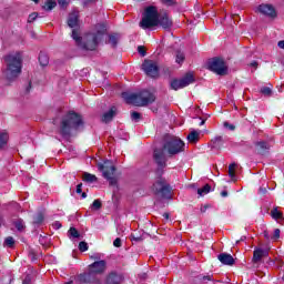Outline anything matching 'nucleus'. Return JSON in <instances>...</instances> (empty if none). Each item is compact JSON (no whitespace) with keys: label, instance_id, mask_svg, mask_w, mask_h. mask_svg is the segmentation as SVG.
<instances>
[{"label":"nucleus","instance_id":"nucleus-9","mask_svg":"<svg viewBox=\"0 0 284 284\" xmlns=\"http://www.w3.org/2000/svg\"><path fill=\"white\" fill-rule=\"evenodd\" d=\"M99 171L102 172L104 179H106L110 185H116V179L114 178V173L116 172V168L112 161H104L103 163L98 164Z\"/></svg>","mask_w":284,"mask_h":284},{"label":"nucleus","instance_id":"nucleus-25","mask_svg":"<svg viewBox=\"0 0 284 284\" xmlns=\"http://www.w3.org/2000/svg\"><path fill=\"white\" fill-rule=\"evenodd\" d=\"M57 8V2L54 0H49L44 3L43 10L47 12H50V10H54Z\"/></svg>","mask_w":284,"mask_h":284},{"label":"nucleus","instance_id":"nucleus-8","mask_svg":"<svg viewBox=\"0 0 284 284\" xmlns=\"http://www.w3.org/2000/svg\"><path fill=\"white\" fill-rule=\"evenodd\" d=\"M152 192L162 199H170L172 187H170V184H168L165 179L158 178L152 185Z\"/></svg>","mask_w":284,"mask_h":284},{"label":"nucleus","instance_id":"nucleus-22","mask_svg":"<svg viewBox=\"0 0 284 284\" xmlns=\"http://www.w3.org/2000/svg\"><path fill=\"white\" fill-rule=\"evenodd\" d=\"M200 136H201V131H191L186 139L189 143H197Z\"/></svg>","mask_w":284,"mask_h":284},{"label":"nucleus","instance_id":"nucleus-43","mask_svg":"<svg viewBox=\"0 0 284 284\" xmlns=\"http://www.w3.org/2000/svg\"><path fill=\"white\" fill-rule=\"evenodd\" d=\"M224 128H229V130H231V131L236 130V126H234L233 124H230L227 122H224Z\"/></svg>","mask_w":284,"mask_h":284},{"label":"nucleus","instance_id":"nucleus-31","mask_svg":"<svg viewBox=\"0 0 284 284\" xmlns=\"http://www.w3.org/2000/svg\"><path fill=\"white\" fill-rule=\"evenodd\" d=\"M271 216H273V219H275V221H278V219H283V213H281V211H278V209H274L271 211Z\"/></svg>","mask_w":284,"mask_h":284},{"label":"nucleus","instance_id":"nucleus-57","mask_svg":"<svg viewBox=\"0 0 284 284\" xmlns=\"http://www.w3.org/2000/svg\"><path fill=\"white\" fill-rule=\"evenodd\" d=\"M163 216H164V219H170V214L169 213H164Z\"/></svg>","mask_w":284,"mask_h":284},{"label":"nucleus","instance_id":"nucleus-10","mask_svg":"<svg viewBox=\"0 0 284 284\" xmlns=\"http://www.w3.org/2000/svg\"><path fill=\"white\" fill-rule=\"evenodd\" d=\"M207 68L211 72H214L220 77H225V74H227V64H225V61L221 58H213L209 60Z\"/></svg>","mask_w":284,"mask_h":284},{"label":"nucleus","instance_id":"nucleus-59","mask_svg":"<svg viewBox=\"0 0 284 284\" xmlns=\"http://www.w3.org/2000/svg\"><path fill=\"white\" fill-rule=\"evenodd\" d=\"M200 125H205V120H202Z\"/></svg>","mask_w":284,"mask_h":284},{"label":"nucleus","instance_id":"nucleus-61","mask_svg":"<svg viewBox=\"0 0 284 284\" xmlns=\"http://www.w3.org/2000/svg\"><path fill=\"white\" fill-rule=\"evenodd\" d=\"M135 241H140V239L138 237V239H135Z\"/></svg>","mask_w":284,"mask_h":284},{"label":"nucleus","instance_id":"nucleus-3","mask_svg":"<svg viewBox=\"0 0 284 284\" xmlns=\"http://www.w3.org/2000/svg\"><path fill=\"white\" fill-rule=\"evenodd\" d=\"M79 128H83V119L78 113L69 112L62 118L60 134H62V136H70L72 130H79Z\"/></svg>","mask_w":284,"mask_h":284},{"label":"nucleus","instance_id":"nucleus-29","mask_svg":"<svg viewBox=\"0 0 284 284\" xmlns=\"http://www.w3.org/2000/svg\"><path fill=\"white\" fill-rule=\"evenodd\" d=\"M83 181H85L87 183H94L97 181V175L90 174V173H84Z\"/></svg>","mask_w":284,"mask_h":284},{"label":"nucleus","instance_id":"nucleus-42","mask_svg":"<svg viewBox=\"0 0 284 284\" xmlns=\"http://www.w3.org/2000/svg\"><path fill=\"white\" fill-rule=\"evenodd\" d=\"M75 192H77V194H81L83 192V184L82 183L77 185Z\"/></svg>","mask_w":284,"mask_h":284},{"label":"nucleus","instance_id":"nucleus-6","mask_svg":"<svg viewBox=\"0 0 284 284\" xmlns=\"http://www.w3.org/2000/svg\"><path fill=\"white\" fill-rule=\"evenodd\" d=\"M7 70L4 77L8 81H14L21 74V53H11L4 58Z\"/></svg>","mask_w":284,"mask_h":284},{"label":"nucleus","instance_id":"nucleus-15","mask_svg":"<svg viewBox=\"0 0 284 284\" xmlns=\"http://www.w3.org/2000/svg\"><path fill=\"white\" fill-rule=\"evenodd\" d=\"M270 253L267 250H263L261 247H255L253 252V263H261L265 256H267Z\"/></svg>","mask_w":284,"mask_h":284},{"label":"nucleus","instance_id":"nucleus-41","mask_svg":"<svg viewBox=\"0 0 284 284\" xmlns=\"http://www.w3.org/2000/svg\"><path fill=\"white\" fill-rule=\"evenodd\" d=\"M58 3L61 8H67L68 7V0H58Z\"/></svg>","mask_w":284,"mask_h":284},{"label":"nucleus","instance_id":"nucleus-47","mask_svg":"<svg viewBox=\"0 0 284 284\" xmlns=\"http://www.w3.org/2000/svg\"><path fill=\"white\" fill-rule=\"evenodd\" d=\"M210 207V205H207V204H205V205H202L201 206V212H202V214H205V212H207V209Z\"/></svg>","mask_w":284,"mask_h":284},{"label":"nucleus","instance_id":"nucleus-35","mask_svg":"<svg viewBox=\"0 0 284 284\" xmlns=\"http://www.w3.org/2000/svg\"><path fill=\"white\" fill-rule=\"evenodd\" d=\"M69 234L70 236H72L73 239H79V236H81V234H79V231H77L74 227H71L69 230Z\"/></svg>","mask_w":284,"mask_h":284},{"label":"nucleus","instance_id":"nucleus-30","mask_svg":"<svg viewBox=\"0 0 284 284\" xmlns=\"http://www.w3.org/2000/svg\"><path fill=\"white\" fill-rule=\"evenodd\" d=\"M42 221H43V213H36L33 215V223H34V225H41Z\"/></svg>","mask_w":284,"mask_h":284},{"label":"nucleus","instance_id":"nucleus-4","mask_svg":"<svg viewBox=\"0 0 284 284\" xmlns=\"http://www.w3.org/2000/svg\"><path fill=\"white\" fill-rule=\"evenodd\" d=\"M122 98L126 101V103H132L138 108H144V105H150V103H154V101H156V95L148 90L140 93L123 92Z\"/></svg>","mask_w":284,"mask_h":284},{"label":"nucleus","instance_id":"nucleus-1","mask_svg":"<svg viewBox=\"0 0 284 284\" xmlns=\"http://www.w3.org/2000/svg\"><path fill=\"white\" fill-rule=\"evenodd\" d=\"M181 152H185V142L181 140V138L176 136H168L163 149H156L154 151V161L158 163L159 168H165V163H168V156H176V154H181Z\"/></svg>","mask_w":284,"mask_h":284},{"label":"nucleus","instance_id":"nucleus-12","mask_svg":"<svg viewBox=\"0 0 284 284\" xmlns=\"http://www.w3.org/2000/svg\"><path fill=\"white\" fill-rule=\"evenodd\" d=\"M142 70L148 77H152V79L159 77V64L155 61L145 60L142 64Z\"/></svg>","mask_w":284,"mask_h":284},{"label":"nucleus","instance_id":"nucleus-18","mask_svg":"<svg viewBox=\"0 0 284 284\" xmlns=\"http://www.w3.org/2000/svg\"><path fill=\"white\" fill-rule=\"evenodd\" d=\"M270 143L265 142V141H257L255 142V150L257 152V154H266L267 150H270Z\"/></svg>","mask_w":284,"mask_h":284},{"label":"nucleus","instance_id":"nucleus-50","mask_svg":"<svg viewBox=\"0 0 284 284\" xmlns=\"http://www.w3.org/2000/svg\"><path fill=\"white\" fill-rule=\"evenodd\" d=\"M165 6H174V0H165Z\"/></svg>","mask_w":284,"mask_h":284},{"label":"nucleus","instance_id":"nucleus-21","mask_svg":"<svg viewBox=\"0 0 284 284\" xmlns=\"http://www.w3.org/2000/svg\"><path fill=\"white\" fill-rule=\"evenodd\" d=\"M116 116V106H112L108 112L102 115L103 123H110Z\"/></svg>","mask_w":284,"mask_h":284},{"label":"nucleus","instance_id":"nucleus-11","mask_svg":"<svg viewBox=\"0 0 284 284\" xmlns=\"http://www.w3.org/2000/svg\"><path fill=\"white\" fill-rule=\"evenodd\" d=\"M194 83V75L187 73L184 78L180 80H172L170 85L171 90H181L183 88H187V85Z\"/></svg>","mask_w":284,"mask_h":284},{"label":"nucleus","instance_id":"nucleus-34","mask_svg":"<svg viewBox=\"0 0 284 284\" xmlns=\"http://www.w3.org/2000/svg\"><path fill=\"white\" fill-rule=\"evenodd\" d=\"M101 207H102L101 200H94L91 205V209L92 210H101Z\"/></svg>","mask_w":284,"mask_h":284},{"label":"nucleus","instance_id":"nucleus-14","mask_svg":"<svg viewBox=\"0 0 284 284\" xmlns=\"http://www.w3.org/2000/svg\"><path fill=\"white\" fill-rule=\"evenodd\" d=\"M257 12L264 14L265 17H271L272 19L276 17V10L274 7H272V4H260L257 7Z\"/></svg>","mask_w":284,"mask_h":284},{"label":"nucleus","instance_id":"nucleus-51","mask_svg":"<svg viewBox=\"0 0 284 284\" xmlns=\"http://www.w3.org/2000/svg\"><path fill=\"white\" fill-rule=\"evenodd\" d=\"M91 258H93V261H99V258H101V255L94 254L93 256H91Z\"/></svg>","mask_w":284,"mask_h":284},{"label":"nucleus","instance_id":"nucleus-7","mask_svg":"<svg viewBox=\"0 0 284 284\" xmlns=\"http://www.w3.org/2000/svg\"><path fill=\"white\" fill-rule=\"evenodd\" d=\"M142 30H152L159 26V9L154 6H149L142 13V19L139 23Z\"/></svg>","mask_w":284,"mask_h":284},{"label":"nucleus","instance_id":"nucleus-58","mask_svg":"<svg viewBox=\"0 0 284 284\" xmlns=\"http://www.w3.org/2000/svg\"><path fill=\"white\" fill-rule=\"evenodd\" d=\"M88 194L87 193H82V199H87Z\"/></svg>","mask_w":284,"mask_h":284},{"label":"nucleus","instance_id":"nucleus-52","mask_svg":"<svg viewBox=\"0 0 284 284\" xmlns=\"http://www.w3.org/2000/svg\"><path fill=\"white\" fill-rule=\"evenodd\" d=\"M278 48H281L282 50H284V40L280 41L277 43Z\"/></svg>","mask_w":284,"mask_h":284},{"label":"nucleus","instance_id":"nucleus-55","mask_svg":"<svg viewBox=\"0 0 284 284\" xmlns=\"http://www.w3.org/2000/svg\"><path fill=\"white\" fill-rule=\"evenodd\" d=\"M252 68H256V65H258V63L256 61L251 63Z\"/></svg>","mask_w":284,"mask_h":284},{"label":"nucleus","instance_id":"nucleus-17","mask_svg":"<svg viewBox=\"0 0 284 284\" xmlns=\"http://www.w3.org/2000/svg\"><path fill=\"white\" fill-rule=\"evenodd\" d=\"M68 26L69 28H79V11H73L69 14Z\"/></svg>","mask_w":284,"mask_h":284},{"label":"nucleus","instance_id":"nucleus-28","mask_svg":"<svg viewBox=\"0 0 284 284\" xmlns=\"http://www.w3.org/2000/svg\"><path fill=\"white\" fill-rule=\"evenodd\" d=\"M211 190H212V186H210V184H206L202 189L197 190V194L199 196H205V194H210Z\"/></svg>","mask_w":284,"mask_h":284},{"label":"nucleus","instance_id":"nucleus-60","mask_svg":"<svg viewBox=\"0 0 284 284\" xmlns=\"http://www.w3.org/2000/svg\"><path fill=\"white\" fill-rule=\"evenodd\" d=\"M34 3H38L39 0H32Z\"/></svg>","mask_w":284,"mask_h":284},{"label":"nucleus","instance_id":"nucleus-5","mask_svg":"<svg viewBox=\"0 0 284 284\" xmlns=\"http://www.w3.org/2000/svg\"><path fill=\"white\" fill-rule=\"evenodd\" d=\"M108 270V262L105 260H95L94 263L88 266V273H83L79 275V281L81 283H97L95 274H103Z\"/></svg>","mask_w":284,"mask_h":284},{"label":"nucleus","instance_id":"nucleus-32","mask_svg":"<svg viewBox=\"0 0 284 284\" xmlns=\"http://www.w3.org/2000/svg\"><path fill=\"white\" fill-rule=\"evenodd\" d=\"M176 63H183V61H185V54L181 51H179L176 53V59H175Z\"/></svg>","mask_w":284,"mask_h":284},{"label":"nucleus","instance_id":"nucleus-49","mask_svg":"<svg viewBox=\"0 0 284 284\" xmlns=\"http://www.w3.org/2000/svg\"><path fill=\"white\" fill-rule=\"evenodd\" d=\"M53 227H54V230H61V224H60V222H54V223H53Z\"/></svg>","mask_w":284,"mask_h":284},{"label":"nucleus","instance_id":"nucleus-23","mask_svg":"<svg viewBox=\"0 0 284 284\" xmlns=\"http://www.w3.org/2000/svg\"><path fill=\"white\" fill-rule=\"evenodd\" d=\"M39 63H40V65H42V68H45V65H48V63H50V58L48 57V54L41 52L39 54Z\"/></svg>","mask_w":284,"mask_h":284},{"label":"nucleus","instance_id":"nucleus-24","mask_svg":"<svg viewBox=\"0 0 284 284\" xmlns=\"http://www.w3.org/2000/svg\"><path fill=\"white\" fill-rule=\"evenodd\" d=\"M9 139H10V135L8 134V132L6 131L0 132V148H3V145H7Z\"/></svg>","mask_w":284,"mask_h":284},{"label":"nucleus","instance_id":"nucleus-37","mask_svg":"<svg viewBox=\"0 0 284 284\" xmlns=\"http://www.w3.org/2000/svg\"><path fill=\"white\" fill-rule=\"evenodd\" d=\"M79 250L80 252H88V244L85 242H80Z\"/></svg>","mask_w":284,"mask_h":284},{"label":"nucleus","instance_id":"nucleus-40","mask_svg":"<svg viewBox=\"0 0 284 284\" xmlns=\"http://www.w3.org/2000/svg\"><path fill=\"white\" fill-rule=\"evenodd\" d=\"M272 239H274V240L281 239V230L275 229Z\"/></svg>","mask_w":284,"mask_h":284},{"label":"nucleus","instance_id":"nucleus-13","mask_svg":"<svg viewBox=\"0 0 284 284\" xmlns=\"http://www.w3.org/2000/svg\"><path fill=\"white\" fill-rule=\"evenodd\" d=\"M159 26L163 28V30H170L172 28V19L168 12H160L159 13Z\"/></svg>","mask_w":284,"mask_h":284},{"label":"nucleus","instance_id":"nucleus-45","mask_svg":"<svg viewBox=\"0 0 284 284\" xmlns=\"http://www.w3.org/2000/svg\"><path fill=\"white\" fill-rule=\"evenodd\" d=\"M138 52L141 54V57H145V49L143 47H138Z\"/></svg>","mask_w":284,"mask_h":284},{"label":"nucleus","instance_id":"nucleus-53","mask_svg":"<svg viewBox=\"0 0 284 284\" xmlns=\"http://www.w3.org/2000/svg\"><path fill=\"white\" fill-rule=\"evenodd\" d=\"M202 281H212V277L210 275L203 276Z\"/></svg>","mask_w":284,"mask_h":284},{"label":"nucleus","instance_id":"nucleus-33","mask_svg":"<svg viewBox=\"0 0 284 284\" xmlns=\"http://www.w3.org/2000/svg\"><path fill=\"white\" fill-rule=\"evenodd\" d=\"M262 94H264V97H271L272 95V89L270 87H263L261 89Z\"/></svg>","mask_w":284,"mask_h":284},{"label":"nucleus","instance_id":"nucleus-46","mask_svg":"<svg viewBox=\"0 0 284 284\" xmlns=\"http://www.w3.org/2000/svg\"><path fill=\"white\" fill-rule=\"evenodd\" d=\"M114 247H121V240L116 237L113 242Z\"/></svg>","mask_w":284,"mask_h":284},{"label":"nucleus","instance_id":"nucleus-56","mask_svg":"<svg viewBox=\"0 0 284 284\" xmlns=\"http://www.w3.org/2000/svg\"><path fill=\"white\" fill-rule=\"evenodd\" d=\"M221 196H227V191H223V192L221 193Z\"/></svg>","mask_w":284,"mask_h":284},{"label":"nucleus","instance_id":"nucleus-26","mask_svg":"<svg viewBox=\"0 0 284 284\" xmlns=\"http://www.w3.org/2000/svg\"><path fill=\"white\" fill-rule=\"evenodd\" d=\"M118 43H119V34H110L109 44H111V48H116Z\"/></svg>","mask_w":284,"mask_h":284},{"label":"nucleus","instance_id":"nucleus-27","mask_svg":"<svg viewBox=\"0 0 284 284\" xmlns=\"http://www.w3.org/2000/svg\"><path fill=\"white\" fill-rule=\"evenodd\" d=\"M235 170H236V164L233 163L229 165V176L231 178V181H236Z\"/></svg>","mask_w":284,"mask_h":284},{"label":"nucleus","instance_id":"nucleus-2","mask_svg":"<svg viewBox=\"0 0 284 284\" xmlns=\"http://www.w3.org/2000/svg\"><path fill=\"white\" fill-rule=\"evenodd\" d=\"M105 34V27L103 24H98L94 32L87 33L83 38L79 36L77 29L72 30V39L75 41L77 45L83 50H97L101 41H103V36Z\"/></svg>","mask_w":284,"mask_h":284},{"label":"nucleus","instance_id":"nucleus-54","mask_svg":"<svg viewBox=\"0 0 284 284\" xmlns=\"http://www.w3.org/2000/svg\"><path fill=\"white\" fill-rule=\"evenodd\" d=\"M245 236H242L239 241H236V244L239 245V243H241V241H245Z\"/></svg>","mask_w":284,"mask_h":284},{"label":"nucleus","instance_id":"nucleus-20","mask_svg":"<svg viewBox=\"0 0 284 284\" xmlns=\"http://www.w3.org/2000/svg\"><path fill=\"white\" fill-rule=\"evenodd\" d=\"M225 143V140H223V136L219 135L211 140V150H221L223 148V144Z\"/></svg>","mask_w":284,"mask_h":284},{"label":"nucleus","instance_id":"nucleus-36","mask_svg":"<svg viewBox=\"0 0 284 284\" xmlns=\"http://www.w3.org/2000/svg\"><path fill=\"white\" fill-rule=\"evenodd\" d=\"M4 243L8 247H12L14 245V237L12 236L7 237Z\"/></svg>","mask_w":284,"mask_h":284},{"label":"nucleus","instance_id":"nucleus-44","mask_svg":"<svg viewBox=\"0 0 284 284\" xmlns=\"http://www.w3.org/2000/svg\"><path fill=\"white\" fill-rule=\"evenodd\" d=\"M30 283H32V277H30V275H27L22 284H30Z\"/></svg>","mask_w":284,"mask_h":284},{"label":"nucleus","instance_id":"nucleus-19","mask_svg":"<svg viewBox=\"0 0 284 284\" xmlns=\"http://www.w3.org/2000/svg\"><path fill=\"white\" fill-rule=\"evenodd\" d=\"M220 263H222V265H233L234 264V257L227 253H221L217 256Z\"/></svg>","mask_w":284,"mask_h":284},{"label":"nucleus","instance_id":"nucleus-16","mask_svg":"<svg viewBox=\"0 0 284 284\" xmlns=\"http://www.w3.org/2000/svg\"><path fill=\"white\" fill-rule=\"evenodd\" d=\"M121 283H123V275L116 272H111L106 276V284H121Z\"/></svg>","mask_w":284,"mask_h":284},{"label":"nucleus","instance_id":"nucleus-39","mask_svg":"<svg viewBox=\"0 0 284 284\" xmlns=\"http://www.w3.org/2000/svg\"><path fill=\"white\" fill-rule=\"evenodd\" d=\"M37 17H39L38 13H31V14L29 16V18H28V22H29V23H32V22L37 21Z\"/></svg>","mask_w":284,"mask_h":284},{"label":"nucleus","instance_id":"nucleus-48","mask_svg":"<svg viewBox=\"0 0 284 284\" xmlns=\"http://www.w3.org/2000/svg\"><path fill=\"white\" fill-rule=\"evenodd\" d=\"M16 227H17V230H19V231L23 230V222H17V223H16Z\"/></svg>","mask_w":284,"mask_h":284},{"label":"nucleus","instance_id":"nucleus-38","mask_svg":"<svg viewBox=\"0 0 284 284\" xmlns=\"http://www.w3.org/2000/svg\"><path fill=\"white\" fill-rule=\"evenodd\" d=\"M131 119L132 121H139V119H141V113L134 111L131 113Z\"/></svg>","mask_w":284,"mask_h":284}]
</instances>
